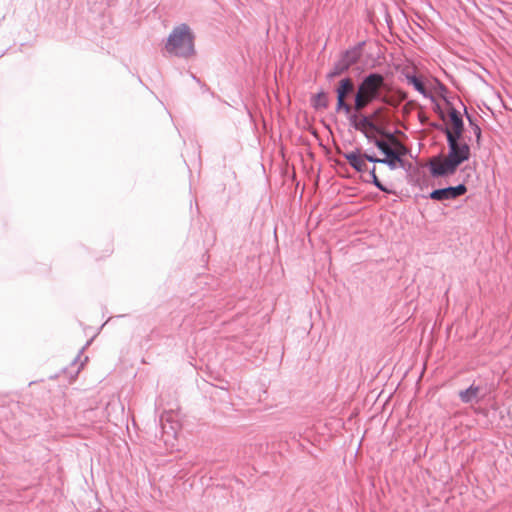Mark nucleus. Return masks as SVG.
Wrapping results in <instances>:
<instances>
[{
  "label": "nucleus",
  "mask_w": 512,
  "mask_h": 512,
  "mask_svg": "<svg viewBox=\"0 0 512 512\" xmlns=\"http://www.w3.org/2000/svg\"><path fill=\"white\" fill-rule=\"evenodd\" d=\"M448 154L433 157L430 162V172L435 177L448 176L455 173L457 168L470 158V147L463 138L447 139Z\"/></svg>",
  "instance_id": "nucleus-1"
},
{
  "label": "nucleus",
  "mask_w": 512,
  "mask_h": 512,
  "mask_svg": "<svg viewBox=\"0 0 512 512\" xmlns=\"http://www.w3.org/2000/svg\"><path fill=\"white\" fill-rule=\"evenodd\" d=\"M165 49L168 53L178 57L194 55V35L186 24L175 27L169 35Z\"/></svg>",
  "instance_id": "nucleus-2"
},
{
  "label": "nucleus",
  "mask_w": 512,
  "mask_h": 512,
  "mask_svg": "<svg viewBox=\"0 0 512 512\" xmlns=\"http://www.w3.org/2000/svg\"><path fill=\"white\" fill-rule=\"evenodd\" d=\"M384 86V77L378 73L366 76L359 84L355 94L354 112L360 113L372 101H374Z\"/></svg>",
  "instance_id": "nucleus-3"
},
{
  "label": "nucleus",
  "mask_w": 512,
  "mask_h": 512,
  "mask_svg": "<svg viewBox=\"0 0 512 512\" xmlns=\"http://www.w3.org/2000/svg\"><path fill=\"white\" fill-rule=\"evenodd\" d=\"M353 91L354 83L351 78H344L340 80L336 88L337 102L335 109L337 112L347 115L354 123L355 127H358V117L356 115L357 113L354 112V105L351 106L346 102L347 96H349Z\"/></svg>",
  "instance_id": "nucleus-4"
},
{
  "label": "nucleus",
  "mask_w": 512,
  "mask_h": 512,
  "mask_svg": "<svg viewBox=\"0 0 512 512\" xmlns=\"http://www.w3.org/2000/svg\"><path fill=\"white\" fill-rule=\"evenodd\" d=\"M407 153L408 149L400 141H395L394 148L385 155V158L379 159L373 156H367V159L370 162L386 163L391 169H396L398 167H404L403 157Z\"/></svg>",
  "instance_id": "nucleus-5"
},
{
  "label": "nucleus",
  "mask_w": 512,
  "mask_h": 512,
  "mask_svg": "<svg viewBox=\"0 0 512 512\" xmlns=\"http://www.w3.org/2000/svg\"><path fill=\"white\" fill-rule=\"evenodd\" d=\"M407 153L408 149L400 141H395L394 148L385 155V158L379 159L373 156H367V159L370 162L386 163L391 169H396L398 167H404L403 157Z\"/></svg>",
  "instance_id": "nucleus-6"
},
{
  "label": "nucleus",
  "mask_w": 512,
  "mask_h": 512,
  "mask_svg": "<svg viewBox=\"0 0 512 512\" xmlns=\"http://www.w3.org/2000/svg\"><path fill=\"white\" fill-rule=\"evenodd\" d=\"M360 58V51L357 48L347 50L341 58L335 63L327 77L332 79L346 72Z\"/></svg>",
  "instance_id": "nucleus-7"
},
{
  "label": "nucleus",
  "mask_w": 512,
  "mask_h": 512,
  "mask_svg": "<svg viewBox=\"0 0 512 512\" xmlns=\"http://www.w3.org/2000/svg\"><path fill=\"white\" fill-rule=\"evenodd\" d=\"M445 134L447 139H449V135L453 138H463V120L456 109H451L448 113V122Z\"/></svg>",
  "instance_id": "nucleus-8"
},
{
  "label": "nucleus",
  "mask_w": 512,
  "mask_h": 512,
  "mask_svg": "<svg viewBox=\"0 0 512 512\" xmlns=\"http://www.w3.org/2000/svg\"><path fill=\"white\" fill-rule=\"evenodd\" d=\"M467 188L465 185L460 184L456 187H448L443 189H437L431 192L430 198L433 200L444 201L455 199L458 196L465 194Z\"/></svg>",
  "instance_id": "nucleus-9"
},
{
  "label": "nucleus",
  "mask_w": 512,
  "mask_h": 512,
  "mask_svg": "<svg viewBox=\"0 0 512 512\" xmlns=\"http://www.w3.org/2000/svg\"><path fill=\"white\" fill-rule=\"evenodd\" d=\"M367 156L368 155H361L357 152H350L344 155L347 162L358 172H362L367 169Z\"/></svg>",
  "instance_id": "nucleus-10"
},
{
  "label": "nucleus",
  "mask_w": 512,
  "mask_h": 512,
  "mask_svg": "<svg viewBox=\"0 0 512 512\" xmlns=\"http://www.w3.org/2000/svg\"><path fill=\"white\" fill-rule=\"evenodd\" d=\"M480 393V387L471 385L466 390L459 392V397L463 403H471L473 401H478Z\"/></svg>",
  "instance_id": "nucleus-11"
},
{
  "label": "nucleus",
  "mask_w": 512,
  "mask_h": 512,
  "mask_svg": "<svg viewBox=\"0 0 512 512\" xmlns=\"http://www.w3.org/2000/svg\"><path fill=\"white\" fill-rule=\"evenodd\" d=\"M395 141L399 140L393 135H389L385 140H376L375 144L384 155H387L394 148Z\"/></svg>",
  "instance_id": "nucleus-12"
},
{
  "label": "nucleus",
  "mask_w": 512,
  "mask_h": 512,
  "mask_svg": "<svg viewBox=\"0 0 512 512\" xmlns=\"http://www.w3.org/2000/svg\"><path fill=\"white\" fill-rule=\"evenodd\" d=\"M408 83L413 85L414 88L423 95H426V87L421 79L416 76H407Z\"/></svg>",
  "instance_id": "nucleus-13"
},
{
  "label": "nucleus",
  "mask_w": 512,
  "mask_h": 512,
  "mask_svg": "<svg viewBox=\"0 0 512 512\" xmlns=\"http://www.w3.org/2000/svg\"><path fill=\"white\" fill-rule=\"evenodd\" d=\"M371 176L373 178V183L383 192H386V193H390L391 191L389 189H387L385 186L382 185V183L380 182V180L378 179L376 173H375V170L373 169L372 172H371Z\"/></svg>",
  "instance_id": "nucleus-14"
},
{
  "label": "nucleus",
  "mask_w": 512,
  "mask_h": 512,
  "mask_svg": "<svg viewBox=\"0 0 512 512\" xmlns=\"http://www.w3.org/2000/svg\"><path fill=\"white\" fill-rule=\"evenodd\" d=\"M469 121H470V124H471V125H472V127H473V132H474V134H475V136H476V141H477V143H478V144H480V140H481V129H480V127H479L477 124L473 123L471 119H469Z\"/></svg>",
  "instance_id": "nucleus-15"
},
{
  "label": "nucleus",
  "mask_w": 512,
  "mask_h": 512,
  "mask_svg": "<svg viewBox=\"0 0 512 512\" xmlns=\"http://www.w3.org/2000/svg\"><path fill=\"white\" fill-rule=\"evenodd\" d=\"M381 111L382 109H378L377 111H375V116H377Z\"/></svg>",
  "instance_id": "nucleus-16"
},
{
  "label": "nucleus",
  "mask_w": 512,
  "mask_h": 512,
  "mask_svg": "<svg viewBox=\"0 0 512 512\" xmlns=\"http://www.w3.org/2000/svg\"><path fill=\"white\" fill-rule=\"evenodd\" d=\"M362 122H363V124H366L367 123V119L366 118L362 119Z\"/></svg>",
  "instance_id": "nucleus-17"
},
{
  "label": "nucleus",
  "mask_w": 512,
  "mask_h": 512,
  "mask_svg": "<svg viewBox=\"0 0 512 512\" xmlns=\"http://www.w3.org/2000/svg\"><path fill=\"white\" fill-rule=\"evenodd\" d=\"M319 98H324V94H319Z\"/></svg>",
  "instance_id": "nucleus-18"
}]
</instances>
